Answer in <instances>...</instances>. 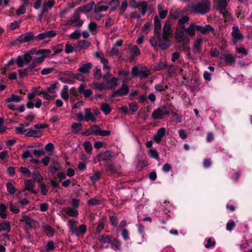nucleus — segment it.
<instances>
[{
    "label": "nucleus",
    "mask_w": 252,
    "mask_h": 252,
    "mask_svg": "<svg viewBox=\"0 0 252 252\" xmlns=\"http://www.w3.org/2000/svg\"><path fill=\"white\" fill-rule=\"evenodd\" d=\"M38 151L34 150L33 151H32L30 150H25L22 155V158L24 159H26L28 158H30V161L34 163H38L39 161L38 160L33 158V154L34 155H37Z\"/></svg>",
    "instance_id": "6e6552de"
},
{
    "label": "nucleus",
    "mask_w": 252,
    "mask_h": 252,
    "mask_svg": "<svg viewBox=\"0 0 252 252\" xmlns=\"http://www.w3.org/2000/svg\"><path fill=\"white\" fill-rule=\"evenodd\" d=\"M195 30L200 31L201 33L203 34H205L207 32L213 30V28L211 26L209 25H207L205 27L195 25Z\"/></svg>",
    "instance_id": "393cba45"
},
{
    "label": "nucleus",
    "mask_w": 252,
    "mask_h": 252,
    "mask_svg": "<svg viewBox=\"0 0 252 252\" xmlns=\"http://www.w3.org/2000/svg\"><path fill=\"white\" fill-rule=\"evenodd\" d=\"M54 4L55 2L53 0H50L45 2L43 4V6L44 8V9H46V8H51L54 6Z\"/></svg>",
    "instance_id": "774afa93"
},
{
    "label": "nucleus",
    "mask_w": 252,
    "mask_h": 252,
    "mask_svg": "<svg viewBox=\"0 0 252 252\" xmlns=\"http://www.w3.org/2000/svg\"><path fill=\"white\" fill-rule=\"evenodd\" d=\"M166 129L164 127H161L158 129L157 133L154 136L153 139L157 143H159L162 138L165 135Z\"/></svg>",
    "instance_id": "9b49d317"
},
{
    "label": "nucleus",
    "mask_w": 252,
    "mask_h": 252,
    "mask_svg": "<svg viewBox=\"0 0 252 252\" xmlns=\"http://www.w3.org/2000/svg\"><path fill=\"white\" fill-rule=\"evenodd\" d=\"M34 38L33 33L32 32H26L18 37V41L21 43L29 42Z\"/></svg>",
    "instance_id": "9d476101"
},
{
    "label": "nucleus",
    "mask_w": 252,
    "mask_h": 252,
    "mask_svg": "<svg viewBox=\"0 0 252 252\" xmlns=\"http://www.w3.org/2000/svg\"><path fill=\"white\" fill-rule=\"evenodd\" d=\"M93 66L91 63H88L85 64H83L78 69V70L81 73L85 74L88 73L90 72V70Z\"/></svg>",
    "instance_id": "a211bd4d"
},
{
    "label": "nucleus",
    "mask_w": 252,
    "mask_h": 252,
    "mask_svg": "<svg viewBox=\"0 0 252 252\" xmlns=\"http://www.w3.org/2000/svg\"><path fill=\"white\" fill-rule=\"evenodd\" d=\"M165 66L166 64L165 63L159 62L156 64L154 68L155 70H160L163 69Z\"/></svg>",
    "instance_id": "052dcab7"
},
{
    "label": "nucleus",
    "mask_w": 252,
    "mask_h": 252,
    "mask_svg": "<svg viewBox=\"0 0 252 252\" xmlns=\"http://www.w3.org/2000/svg\"><path fill=\"white\" fill-rule=\"evenodd\" d=\"M68 225L69 227L70 230L71 231L72 233L74 234L75 231L77 230V221H74L72 220H69L68 221Z\"/></svg>",
    "instance_id": "c9c22d12"
},
{
    "label": "nucleus",
    "mask_w": 252,
    "mask_h": 252,
    "mask_svg": "<svg viewBox=\"0 0 252 252\" xmlns=\"http://www.w3.org/2000/svg\"><path fill=\"white\" fill-rule=\"evenodd\" d=\"M100 62L103 64V68L104 69L108 70L109 69L108 65V61L105 58H100Z\"/></svg>",
    "instance_id": "e2e57ef3"
},
{
    "label": "nucleus",
    "mask_w": 252,
    "mask_h": 252,
    "mask_svg": "<svg viewBox=\"0 0 252 252\" xmlns=\"http://www.w3.org/2000/svg\"><path fill=\"white\" fill-rule=\"evenodd\" d=\"M20 170L26 178H29L31 177V172L29 169H28L26 167H21L20 168Z\"/></svg>",
    "instance_id": "49530a36"
},
{
    "label": "nucleus",
    "mask_w": 252,
    "mask_h": 252,
    "mask_svg": "<svg viewBox=\"0 0 252 252\" xmlns=\"http://www.w3.org/2000/svg\"><path fill=\"white\" fill-rule=\"evenodd\" d=\"M214 3L227 20L230 18V13L226 9L227 1L226 0H214Z\"/></svg>",
    "instance_id": "20e7f679"
},
{
    "label": "nucleus",
    "mask_w": 252,
    "mask_h": 252,
    "mask_svg": "<svg viewBox=\"0 0 252 252\" xmlns=\"http://www.w3.org/2000/svg\"><path fill=\"white\" fill-rule=\"evenodd\" d=\"M100 109L105 115L109 114L111 111L110 106L107 103H102L100 105Z\"/></svg>",
    "instance_id": "2f4dec72"
},
{
    "label": "nucleus",
    "mask_w": 252,
    "mask_h": 252,
    "mask_svg": "<svg viewBox=\"0 0 252 252\" xmlns=\"http://www.w3.org/2000/svg\"><path fill=\"white\" fill-rule=\"evenodd\" d=\"M128 92V87L126 84H123L120 89H118L114 92L113 96H121L126 94Z\"/></svg>",
    "instance_id": "4468645a"
},
{
    "label": "nucleus",
    "mask_w": 252,
    "mask_h": 252,
    "mask_svg": "<svg viewBox=\"0 0 252 252\" xmlns=\"http://www.w3.org/2000/svg\"><path fill=\"white\" fill-rule=\"evenodd\" d=\"M112 238L109 236L100 235L98 237V240L104 244H112Z\"/></svg>",
    "instance_id": "473e14b6"
},
{
    "label": "nucleus",
    "mask_w": 252,
    "mask_h": 252,
    "mask_svg": "<svg viewBox=\"0 0 252 252\" xmlns=\"http://www.w3.org/2000/svg\"><path fill=\"white\" fill-rule=\"evenodd\" d=\"M112 158L111 153L107 151L103 153L100 154L98 156V161H107Z\"/></svg>",
    "instance_id": "5701e85b"
},
{
    "label": "nucleus",
    "mask_w": 252,
    "mask_h": 252,
    "mask_svg": "<svg viewBox=\"0 0 252 252\" xmlns=\"http://www.w3.org/2000/svg\"><path fill=\"white\" fill-rule=\"evenodd\" d=\"M29 70L27 68V67L24 69H18V72L19 74V77L20 79L24 78L25 76L28 75Z\"/></svg>",
    "instance_id": "de8ad7c7"
},
{
    "label": "nucleus",
    "mask_w": 252,
    "mask_h": 252,
    "mask_svg": "<svg viewBox=\"0 0 252 252\" xmlns=\"http://www.w3.org/2000/svg\"><path fill=\"white\" fill-rule=\"evenodd\" d=\"M119 75L122 78L123 82L128 81L133 78L128 70H121L119 72Z\"/></svg>",
    "instance_id": "6ab92c4d"
},
{
    "label": "nucleus",
    "mask_w": 252,
    "mask_h": 252,
    "mask_svg": "<svg viewBox=\"0 0 252 252\" xmlns=\"http://www.w3.org/2000/svg\"><path fill=\"white\" fill-rule=\"evenodd\" d=\"M133 57H136L140 54V50L137 46H134L129 49Z\"/></svg>",
    "instance_id": "8fccbe9b"
},
{
    "label": "nucleus",
    "mask_w": 252,
    "mask_h": 252,
    "mask_svg": "<svg viewBox=\"0 0 252 252\" xmlns=\"http://www.w3.org/2000/svg\"><path fill=\"white\" fill-rule=\"evenodd\" d=\"M150 71L147 68L142 69L139 71V75L142 78H145L149 75Z\"/></svg>",
    "instance_id": "864d4df0"
},
{
    "label": "nucleus",
    "mask_w": 252,
    "mask_h": 252,
    "mask_svg": "<svg viewBox=\"0 0 252 252\" xmlns=\"http://www.w3.org/2000/svg\"><path fill=\"white\" fill-rule=\"evenodd\" d=\"M31 56L28 53L19 56L17 57L16 63L17 66L19 67H22L25 65L28 64L32 60Z\"/></svg>",
    "instance_id": "39448f33"
},
{
    "label": "nucleus",
    "mask_w": 252,
    "mask_h": 252,
    "mask_svg": "<svg viewBox=\"0 0 252 252\" xmlns=\"http://www.w3.org/2000/svg\"><path fill=\"white\" fill-rule=\"evenodd\" d=\"M189 20V18L188 16H184L178 21L179 25L182 29L184 28V25L187 23Z\"/></svg>",
    "instance_id": "3c124183"
},
{
    "label": "nucleus",
    "mask_w": 252,
    "mask_h": 252,
    "mask_svg": "<svg viewBox=\"0 0 252 252\" xmlns=\"http://www.w3.org/2000/svg\"><path fill=\"white\" fill-rule=\"evenodd\" d=\"M128 6L127 1L126 0H123L122 2L120 8L119 9V13L120 15L124 14Z\"/></svg>",
    "instance_id": "4c0bfd02"
},
{
    "label": "nucleus",
    "mask_w": 252,
    "mask_h": 252,
    "mask_svg": "<svg viewBox=\"0 0 252 252\" xmlns=\"http://www.w3.org/2000/svg\"><path fill=\"white\" fill-rule=\"evenodd\" d=\"M175 37L179 42H184V43H187L189 40L187 37H185L184 32L183 30H177L175 33Z\"/></svg>",
    "instance_id": "f8f14e48"
},
{
    "label": "nucleus",
    "mask_w": 252,
    "mask_h": 252,
    "mask_svg": "<svg viewBox=\"0 0 252 252\" xmlns=\"http://www.w3.org/2000/svg\"><path fill=\"white\" fill-rule=\"evenodd\" d=\"M10 230L11 226L9 221L5 220L0 223V233L4 231L9 232Z\"/></svg>",
    "instance_id": "bb28decb"
},
{
    "label": "nucleus",
    "mask_w": 252,
    "mask_h": 252,
    "mask_svg": "<svg viewBox=\"0 0 252 252\" xmlns=\"http://www.w3.org/2000/svg\"><path fill=\"white\" fill-rule=\"evenodd\" d=\"M44 230L46 232L47 234L49 236H53L55 230L52 228L50 226L48 225H46L44 226Z\"/></svg>",
    "instance_id": "c03bdc74"
},
{
    "label": "nucleus",
    "mask_w": 252,
    "mask_h": 252,
    "mask_svg": "<svg viewBox=\"0 0 252 252\" xmlns=\"http://www.w3.org/2000/svg\"><path fill=\"white\" fill-rule=\"evenodd\" d=\"M87 231L86 225L83 224L80 225L78 227H77V230L75 231L74 234L79 236L80 234H84Z\"/></svg>",
    "instance_id": "72a5a7b5"
},
{
    "label": "nucleus",
    "mask_w": 252,
    "mask_h": 252,
    "mask_svg": "<svg viewBox=\"0 0 252 252\" xmlns=\"http://www.w3.org/2000/svg\"><path fill=\"white\" fill-rule=\"evenodd\" d=\"M82 129V126L81 124L74 123L72 125L71 129L73 133H78Z\"/></svg>",
    "instance_id": "ea45409f"
},
{
    "label": "nucleus",
    "mask_w": 252,
    "mask_h": 252,
    "mask_svg": "<svg viewBox=\"0 0 252 252\" xmlns=\"http://www.w3.org/2000/svg\"><path fill=\"white\" fill-rule=\"evenodd\" d=\"M84 120L86 122L91 121L92 122H95L96 118L91 112L90 108H86L84 110Z\"/></svg>",
    "instance_id": "2eb2a0df"
},
{
    "label": "nucleus",
    "mask_w": 252,
    "mask_h": 252,
    "mask_svg": "<svg viewBox=\"0 0 252 252\" xmlns=\"http://www.w3.org/2000/svg\"><path fill=\"white\" fill-rule=\"evenodd\" d=\"M84 74V73L80 72L76 73L75 75L76 79L80 81L85 82L87 80V79Z\"/></svg>",
    "instance_id": "13d9d810"
},
{
    "label": "nucleus",
    "mask_w": 252,
    "mask_h": 252,
    "mask_svg": "<svg viewBox=\"0 0 252 252\" xmlns=\"http://www.w3.org/2000/svg\"><path fill=\"white\" fill-rule=\"evenodd\" d=\"M26 4L21 5L17 10V14L18 15H22L26 12Z\"/></svg>",
    "instance_id": "0e129e2a"
},
{
    "label": "nucleus",
    "mask_w": 252,
    "mask_h": 252,
    "mask_svg": "<svg viewBox=\"0 0 252 252\" xmlns=\"http://www.w3.org/2000/svg\"><path fill=\"white\" fill-rule=\"evenodd\" d=\"M148 154L149 156L153 158L158 160L159 155L155 148H150L148 150Z\"/></svg>",
    "instance_id": "c756f323"
},
{
    "label": "nucleus",
    "mask_w": 252,
    "mask_h": 252,
    "mask_svg": "<svg viewBox=\"0 0 252 252\" xmlns=\"http://www.w3.org/2000/svg\"><path fill=\"white\" fill-rule=\"evenodd\" d=\"M27 136L38 138L42 135V132L40 130H34L32 128H28Z\"/></svg>",
    "instance_id": "412c9836"
},
{
    "label": "nucleus",
    "mask_w": 252,
    "mask_h": 252,
    "mask_svg": "<svg viewBox=\"0 0 252 252\" xmlns=\"http://www.w3.org/2000/svg\"><path fill=\"white\" fill-rule=\"evenodd\" d=\"M155 36L150 39V42L153 47H156L158 45L160 49L164 50L170 46V43L168 37L162 36L160 32L156 31Z\"/></svg>",
    "instance_id": "f257e3e1"
},
{
    "label": "nucleus",
    "mask_w": 252,
    "mask_h": 252,
    "mask_svg": "<svg viewBox=\"0 0 252 252\" xmlns=\"http://www.w3.org/2000/svg\"><path fill=\"white\" fill-rule=\"evenodd\" d=\"M6 189L7 191L10 194H14L16 191V189L14 186L10 182L6 184Z\"/></svg>",
    "instance_id": "79ce46f5"
},
{
    "label": "nucleus",
    "mask_w": 252,
    "mask_h": 252,
    "mask_svg": "<svg viewBox=\"0 0 252 252\" xmlns=\"http://www.w3.org/2000/svg\"><path fill=\"white\" fill-rule=\"evenodd\" d=\"M25 188L23 191L28 190L32 193H35V191L34 190V188L35 187L34 182L31 180H26L25 181Z\"/></svg>",
    "instance_id": "dca6fc26"
},
{
    "label": "nucleus",
    "mask_w": 252,
    "mask_h": 252,
    "mask_svg": "<svg viewBox=\"0 0 252 252\" xmlns=\"http://www.w3.org/2000/svg\"><path fill=\"white\" fill-rule=\"evenodd\" d=\"M158 14L161 19H164L165 18L167 14V10L163 9L161 4H158Z\"/></svg>",
    "instance_id": "e433bc0d"
},
{
    "label": "nucleus",
    "mask_w": 252,
    "mask_h": 252,
    "mask_svg": "<svg viewBox=\"0 0 252 252\" xmlns=\"http://www.w3.org/2000/svg\"><path fill=\"white\" fill-rule=\"evenodd\" d=\"M96 28L97 25L94 22H92L89 24V31L93 33L96 32Z\"/></svg>",
    "instance_id": "69168bd1"
},
{
    "label": "nucleus",
    "mask_w": 252,
    "mask_h": 252,
    "mask_svg": "<svg viewBox=\"0 0 252 252\" xmlns=\"http://www.w3.org/2000/svg\"><path fill=\"white\" fill-rule=\"evenodd\" d=\"M81 33L79 30H76L69 35V37L74 39H78L81 36Z\"/></svg>",
    "instance_id": "603ef678"
},
{
    "label": "nucleus",
    "mask_w": 252,
    "mask_h": 252,
    "mask_svg": "<svg viewBox=\"0 0 252 252\" xmlns=\"http://www.w3.org/2000/svg\"><path fill=\"white\" fill-rule=\"evenodd\" d=\"M118 79L115 77H113L109 81H107V86H106V89H115L118 85Z\"/></svg>",
    "instance_id": "b1692460"
},
{
    "label": "nucleus",
    "mask_w": 252,
    "mask_h": 252,
    "mask_svg": "<svg viewBox=\"0 0 252 252\" xmlns=\"http://www.w3.org/2000/svg\"><path fill=\"white\" fill-rule=\"evenodd\" d=\"M91 45V43L86 40H81L78 42V47L81 50L89 47Z\"/></svg>",
    "instance_id": "37998d69"
},
{
    "label": "nucleus",
    "mask_w": 252,
    "mask_h": 252,
    "mask_svg": "<svg viewBox=\"0 0 252 252\" xmlns=\"http://www.w3.org/2000/svg\"><path fill=\"white\" fill-rule=\"evenodd\" d=\"M20 221H24L26 224L29 226H31L33 220L28 216H23Z\"/></svg>",
    "instance_id": "09e8293b"
},
{
    "label": "nucleus",
    "mask_w": 252,
    "mask_h": 252,
    "mask_svg": "<svg viewBox=\"0 0 252 252\" xmlns=\"http://www.w3.org/2000/svg\"><path fill=\"white\" fill-rule=\"evenodd\" d=\"M27 129H25L23 124H20L19 126L16 127L15 131L19 134H24L27 135Z\"/></svg>",
    "instance_id": "a18cd8bd"
},
{
    "label": "nucleus",
    "mask_w": 252,
    "mask_h": 252,
    "mask_svg": "<svg viewBox=\"0 0 252 252\" xmlns=\"http://www.w3.org/2000/svg\"><path fill=\"white\" fill-rule=\"evenodd\" d=\"M172 119L177 123H181L182 121V116L176 113H173Z\"/></svg>",
    "instance_id": "4d7b16f0"
},
{
    "label": "nucleus",
    "mask_w": 252,
    "mask_h": 252,
    "mask_svg": "<svg viewBox=\"0 0 252 252\" xmlns=\"http://www.w3.org/2000/svg\"><path fill=\"white\" fill-rule=\"evenodd\" d=\"M170 113V109L166 105L154 110L152 117L154 120L162 119L166 115H168Z\"/></svg>",
    "instance_id": "7ed1b4c3"
},
{
    "label": "nucleus",
    "mask_w": 252,
    "mask_h": 252,
    "mask_svg": "<svg viewBox=\"0 0 252 252\" xmlns=\"http://www.w3.org/2000/svg\"><path fill=\"white\" fill-rule=\"evenodd\" d=\"M109 130H102L97 125H94L88 129V134H94L102 136H108L110 134Z\"/></svg>",
    "instance_id": "423d86ee"
},
{
    "label": "nucleus",
    "mask_w": 252,
    "mask_h": 252,
    "mask_svg": "<svg viewBox=\"0 0 252 252\" xmlns=\"http://www.w3.org/2000/svg\"><path fill=\"white\" fill-rule=\"evenodd\" d=\"M167 88V86H163L160 84H158L155 86V89L157 92H161L164 91Z\"/></svg>",
    "instance_id": "338daca9"
},
{
    "label": "nucleus",
    "mask_w": 252,
    "mask_h": 252,
    "mask_svg": "<svg viewBox=\"0 0 252 252\" xmlns=\"http://www.w3.org/2000/svg\"><path fill=\"white\" fill-rule=\"evenodd\" d=\"M22 99V97L19 95L12 94L11 96L5 100L6 102L12 101L13 102H18L20 101Z\"/></svg>",
    "instance_id": "58836bf2"
},
{
    "label": "nucleus",
    "mask_w": 252,
    "mask_h": 252,
    "mask_svg": "<svg viewBox=\"0 0 252 252\" xmlns=\"http://www.w3.org/2000/svg\"><path fill=\"white\" fill-rule=\"evenodd\" d=\"M7 207L3 203H0V217L4 219L6 218L7 216Z\"/></svg>",
    "instance_id": "c85d7f7f"
},
{
    "label": "nucleus",
    "mask_w": 252,
    "mask_h": 252,
    "mask_svg": "<svg viewBox=\"0 0 252 252\" xmlns=\"http://www.w3.org/2000/svg\"><path fill=\"white\" fill-rule=\"evenodd\" d=\"M202 39L197 38L194 42L193 49L195 52L200 53L202 51Z\"/></svg>",
    "instance_id": "aec40b11"
},
{
    "label": "nucleus",
    "mask_w": 252,
    "mask_h": 252,
    "mask_svg": "<svg viewBox=\"0 0 252 252\" xmlns=\"http://www.w3.org/2000/svg\"><path fill=\"white\" fill-rule=\"evenodd\" d=\"M220 59H223L226 64H232L235 62V58L231 54H222Z\"/></svg>",
    "instance_id": "f3484780"
},
{
    "label": "nucleus",
    "mask_w": 252,
    "mask_h": 252,
    "mask_svg": "<svg viewBox=\"0 0 252 252\" xmlns=\"http://www.w3.org/2000/svg\"><path fill=\"white\" fill-rule=\"evenodd\" d=\"M100 177V173L99 171H96L93 175L90 177V179L92 182H95L99 179Z\"/></svg>",
    "instance_id": "5fc2aeb1"
},
{
    "label": "nucleus",
    "mask_w": 252,
    "mask_h": 252,
    "mask_svg": "<svg viewBox=\"0 0 252 252\" xmlns=\"http://www.w3.org/2000/svg\"><path fill=\"white\" fill-rule=\"evenodd\" d=\"M61 97L64 100H67L70 97V93L68 86L64 85L61 92Z\"/></svg>",
    "instance_id": "4be33fe9"
},
{
    "label": "nucleus",
    "mask_w": 252,
    "mask_h": 252,
    "mask_svg": "<svg viewBox=\"0 0 252 252\" xmlns=\"http://www.w3.org/2000/svg\"><path fill=\"white\" fill-rule=\"evenodd\" d=\"M195 30V25L193 23H191L188 28H184V31L189 36L194 35Z\"/></svg>",
    "instance_id": "7c9ffc66"
},
{
    "label": "nucleus",
    "mask_w": 252,
    "mask_h": 252,
    "mask_svg": "<svg viewBox=\"0 0 252 252\" xmlns=\"http://www.w3.org/2000/svg\"><path fill=\"white\" fill-rule=\"evenodd\" d=\"M56 33L53 30L46 31L37 35L35 38L37 40H42L47 38H52L55 36Z\"/></svg>",
    "instance_id": "1a4fd4ad"
},
{
    "label": "nucleus",
    "mask_w": 252,
    "mask_h": 252,
    "mask_svg": "<svg viewBox=\"0 0 252 252\" xmlns=\"http://www.w3.org/2000/svg\"><path fill=\"white\" fill-rule=\"evenodd\" d=\"M108 8V6L106 3L103 2H100L98 3L94 9L95 12H100L102 11H106Z\"/></svg>",
    "instance_id": "cd10ccee"
},
{
    "label": "nucleus",
    "mask_w": 252,
    "mask_h": 252,
    "mask_svg": "<svg viewBox=\"0 0 252 252\" xmlns=\"http://www.w3.org/2000/svg\"><path fill=\"white\" fill-rule=\"evenodd\" d=\"M210 6L211 2L209 0H202L196 4H193L191 8L195 13L204 14L209 11Z\"/></svg>",
    "instance_id": "f03ea898"
},
{
    "label": "nucleus",
    "mask_w": 252,
    "mask_h": 252,
    "mask_svg": "<svg viewBox=\"0 0 252 252\" xmlns=\"http://www.w3.org/2000/svg\"><path fill=\"white\" fill-rule=\"evenodd\" d=\"M107 170L109 172L112 174L117 173L118 172V168L112 164L109 165L108 166Z\"/></svg>",
    "instance_id": "680f3d73"
},
{
    "label": "nucleus",
    "mask_w": 252,
    "mask_h": 252,
    "mask_svg": "<svg viewBox=\"0 0 252 252\" xmlns=\"http://www.w3.org/2000/svg\"><path fill=\"white\" fill-rule=\"evenodd\" d=\"M92 86L95 90H98L99 91H102L103 90L107 89L106 86L103 83H99V82H94Z\"/></svg>",
    "instance_id": "f704fd0d"
},
{
    "label": "nucleus",
    "mask_w": 252,
    "mask_h": 252,
    "mask_svg": "<svg viewBox=\"0 0 252 252\" xmlns=\"http://www.w3.org/2000/svg\"><path fill=\"white\" fill-rule=\"evenodd\" d=\"M63 211L68 216L77 218L79 215V213L76 208L67 207H64Z\"/></svg>",
    "instance_id": "ddd939ff"
},
{
    "label": "nucleus",
    "mask_w": 252,
    "mask_h": 252,
    "mask_svg": "<svg viewBox=\"0 0 252 252\" xmlns=\"http://www.w3.org/2000/svg\"><path fill=\"white\" fill-rule=\"evenodd\" d=\"M172 34V31L171 29L170 26L168 23H165L163 28L162 36L168 37Z\"/></svg>",
    "instance_id": "a878e982"
},
{
    "label": "nucleus",
    "mask_w": 252,
    "mask_h": 252,
    "mask_svg": "<svg viewBox=\"0 0 252 252\" xmlns=\"http://www.w3.org/2000/svg\"><path fill=\"white\" fill-rule=\"evenodd\" d=\"M139 10L142 15H144L147 10V3L146 1H142L139 4Z\"/></svg>",
    "instance_id": "a19ab883"
},
{
    "label": "nucleus",
    "mask_w": 252,
    "mask_h": 252,
    "mask_svg": "<svg viewBox=\"0 0 252 252\" xmlns=\"http://www.w3.org/2000/svg\"><path fill=\"white\" fill-rule=\"evenodd\" d=\"M120 4L119 0H112L109 2V5L112 6L113 10H115Z\"/></svg>",
    "instance_id": "bf43d9fd"
},
{
    "label": "nucleus",
    "mask_w": 252,
    "mask_h": 252,
    "mask_svg": "<svg viewBox=\"0 0 252 252\" xmlns=\"http://www.w3.org/2000/svg\"><path fill=\"white\" fill-rule=\"evenodd\" d=\"M232 36V41L234 45H236L238 41L243 39V35L241 32L239 28L237 26H234L232 27V31L231 32Z\"/></svg>",
    "instance_id": "0eeeda50"
},
{
    "label": "nucleus",
    "mask_w": 252,
    "mask_h": 252,
    "mask_svg": "<svg viewBox=\"0 0 252 252\" xmlns=\"http://www.w3.org/2000/svg\"><path fill=\"white\" fill-rule=\"evenodd\" d=\"M84 148L87 152H90L93 149L92 144L89 141H85L83 144Z\"/></svg>",
    "instance_id": "6e6d98bb"
}]
</instances>
